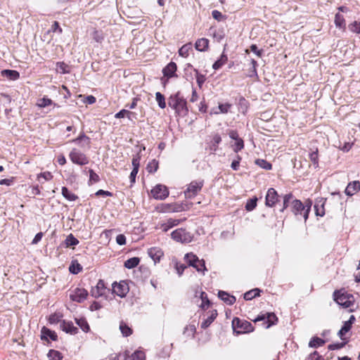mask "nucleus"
Returning a JSON list of instances; mask_svg holds the SVG:
<instances>
[{"label": "nucleus", "instance_id": "6ab92c4d", "mask_svg": "<svg viewBox=\"0 0 360 360\" xmlns=\"http://www.w3.org/2000/svg\"><path fill=\"white\" fill-rule=\"evenodd\" d=\"M41 340H49V339H51L53 341L57 340L58 336H57L56 333L54 331L51 330L50 329H49L46 327H43L41 328Z\"/></svg>", "mask_w": 360, "mask_h": 360}, {"label": "nucleus", "instance_id": "aec40b11", "mask_svg": "<svg viewBox=\"0 0 360 360\" xmlns=\"http://www.w3.org/2000/svg\"><path fill=\"white\" fill-rule=\"evenodd\" d=\"M334 22L337 28H339L342 31H345L346 22L344 16L342 14L340 13L335 14Z\"/></svg>", "mask_w": 360, "mask_h": 360}, {"label": "nucleus", "instance_id": "864d4df0", "mask_svg": "<svg viewBox=\"0 0 360 360\" xmlns=\"http://www.w3.org/2000/svg\"><path fill=\"white\" fill-rule=\"evenodd\" d=\"M310 160L313 162L315 167H318V150L316 149L315 151H313L309 154Z\"/></svg>", "mask_w": 360, "mask_h": 360}, {"label": "nucleus", "instance_id": "e433bc0d", "mask_svg": "<svg viewBox=\"0 0 360 360\" xmlns=\"http://www.w3.org/2000/svg\"><path fill=\"white\" fill-rule=\"evenodd\" d=\"M62 195L70 201H74L77 198L74 193H71L68 188L65 186L62 188Z\"/></svg>", "mask_w": 360, "mask_h": 360}, {"label": "nucleus", "instance_id": "9b49d317", "mask_svg": "<svg viewBox=\"0 0 360 360\" xmlns=\"http://www.w3.org/2000/svg\"><path fill=\"white\" fill-rule=\"evenodd\" d=\"M106 293V287L105 285V283L103 280L100 279L96 285L95 287H93L91 290V295L95 297L98 298L101 296H103Z\"/></svg>", "mask_w": 360, "mask_h": 360}, {"label": "nucleus", "instance_id": "774afa93", "mask_svg": "<svg viewBox=\"0 0 360 360\" xmlns=\"http://www.w3.org/2000/svg\"><path fill=\"white\" fill-rule=\"evenodd\" d=\"M43 233L41 232H39L36 234L34 239L32 241V244H37L38 243L42 238Z\"/></svg>", "mask_w": 360, "mask_h": 360}, {"label": "nucleus", "instance_id": "a878e982", "mask_svg": "<svg viewBox=\"0 0 360 360\" xmlns=\"http://www.w3.org/2000/svg\"><path fill=\"white\" fill-rule=\"evenodd\" d=\"M217 316V312L216 310L212 311L209 315L201 323V328H207L208 326H210V324L214 321V320L216 319Z\"/></svg>", "mask_w": 360, "mask_h": 360}, {"label": "nucleus", "instance_id": "37998d69", "mask_svg": "<svg viewBox=\"0 0 360 360\" xmlns=\"http://www.w3.org/2000/svg\"><path fill=\"white\" fill-rule=\"evenodd\" d=\"M48 356L49 360H62L63 359L61 353H60L58 351L53 349L49 351Z\"/></svg>", "mask_w": 360, "mask_h": 360}, {"label": "nucleus", "instance_id": "3c124183", "mask_svg": "<svg viewBox=\"0 0 360 360\" xmlns=\"http://www.w3.org/2000/svg\"><path fill=\"white\" fill-rule=\"evenodd\" d=\"M243 148H244V142L242 139L239 138L235 142V144L233 146V150L236 153H238V151L242 150Z\"/></svg>", "mask_w": 360, "mask_h": 360}, {"label": "nucleus", "instance_id": "b1692460", "mask_svg": "<svg viewBox=\"0 0 360 360\" xmlns=\"http://www.w3.org/2000/svg\"><path fill=\"white\" fill-rule=\"evenodd\" d=\"M1 75L11 80H16L20 77L19 72L13 70H4L1 71Z\"/></svg>", "mask_w": 360, "mask_h": 360}, {"label": "nucleus", "instance_id": "052dcab7", "mask_svg": "<svg viewBox=\"0 0 360 360\" xmlns=\"http://www.w3.org/2000/svg\"><path fill=\"white\" fill-rule=\"evenodd\" d=\"M116 242L120 245H123L126 243V237L123 234H119L116 237Z\"/></svg>", "mask_w": 360, "mask_h": 360}, {"label": "nucleus", "instance_id": "0eeeda50", "mask_svg": "<svg viewBox=\"0 0 360 360\" xmlns=\"http://www.w3.org/2000/svg\"><path fill=\"white\" fill-rule=\"evenodd\" d=\"M203 186V181H192L184 191L186 198H192L195 196L199 191H201Z\"/></svg>", "mask_w": 360, "mask_h": 360}, {"label": "nucleus", "instance_id": "f704fd0d", "mask_svg": "<svg viewBox=\"0 0 360 360\" xmlns=\"http://www.w3.org/2000/svg\"><path fill=\"white\" fill-rule=\"evenodd\" d=\"M77 324L80 327V328L85 333H87L90 328L89 326L85 319L80 318L75 319Z\"/></svg>", "mask_w": 360, "mask_h": 360}, {"label": "nucleus", "instance_id": "4d7b16f0", "mask_svg": "<svg viewBox=\"0 0 360 360\" xmlns=\"http://www.w3.org/2000/svg\"><path fill=\"white\" fill-rule=\"evenodd\" d=\"M212 15L214 19H215V20H217L218 21H221V20L224 19V17L222 15V13L220 11H217V10H214L212 12Z\"/></svg>", "mask_w": 360, "mask_h": 360}, {"label": "nucleus", "instance_id": "412c9836", "mask_svg": "<svg viewBox=\"0 0 360 360\" xmlns=\"http://www.w3.org/2000/svg\"><path fill=\"white\" fill-rule=\"evenodd\" d=\"M360 190V181H353L349 183L345 188V193L347 195L352 196L354 192Z\"/></svg>", "mask_w": 360, "mask_h": 360}, {"label": "nucleus", "instance_id": "dca6fc26", "mask_svg": "<svg viewBox=\"0 0 360 360\" xmlns=\"http://www.w3.org/2000/svg\"><path fill=\"white\" fill-rule=\"evenodd\" d=\"M60 327L66 333H70L71 335H75L78 332V328L74 326L71 321H63L60 323Z\"/></svg>", "mask_w": 360, "mask_h": 360}, {"label": "nucleus", "instance_id": "a211bd4d", "mask_svg": "<svg viewBox=\"0 0 360 360\" xmlns=\"http://www.w3.org/2000/svg\"><path fill=\"white\" fill-rule=\"evenodd\" d=\"M148 254L155 263L160 262V258L163 256L162 250L156 247L148 249Z\"/></svg>", "mask_w": 360, "mask_h": 360}, {"label": "nucleus", "instance_id": "cd10ccee", "mask_svg": "<svg viewBox=\"0 0 360 360\" xmlns=\"http://www.w3.org/2000/svg\"><path fill=\"white\" fill-rule=\"evenodd\" d=\"M196 328L194 324L187 325L184 330L183 334L187 338H193L195 333Z\"/></svg>", "mask_w": 360, "mask_h": 360}, {"label": "nucleus", "instance_id": "58836bf2", "mask_svg": "<svg viewBox=\"0 0 360 360\" xmlns=\"http://www.w3.org/2000/svg\"><path fill=\"white\" fill-rule=\"evenodd\" d=\"M82 270V266L77 261L72 262L71 264L69 266V271L74 274H77Z\"/></svg>", "mask_w": 360, "mask_h": 360}, {"label": "nucleus", "instance_id": "de8ad7c7", "mask_svg": "<svg viewBox=\"0 0 360 360\" xmlns=\"http://www.w3.org/2000/svg\"><path fill=\"white\" fill-rule=\"evenodd\" d=\"M257 198L250 199L245 205L246 210H248V211L253 210L257 206Z\"/></svg>", "mask_w": 360, "mask_h": 360}, {"label": "nucleus", "instance_id": "2eb2a0df", "mask_svg": "<svg viewBox=\"0 0 360 360\" xmlns=\"http://www.w3.org/2000/svg\"><path fill=\"white\" fill-rule=\"evenodd\" d=\"M184 220L185 219H177L169 218L167 220L166 222L162 224L160 228L162 230L163 232H167L170 229L179 225L181 222L184 221Z\"/></svg>", "mask_w": 360, "mask_h": 360}, {"label": "nucleus", "instance_id": "7c9ffc66", "mask_svg": "<svg viewBox=\"0 0 360 360\" xmlns=\"http://www.w3.org/2000/svg\"><path fill=\"white\" fill-rule=\"evenodd\" d=\"M192 49V44L188 43L182 46L179 50V56L186 58L188 56L189 51Z\"/></svg>", "mask_w": 360, "mask_h": 360}, {"label": "nucleus", "instance_id": "7ed1b4c3", "mask_svg": "<svg viewBox=\"0 0 360 360\" xmlns=\"http://www.w3.org/2000/svg\"><path fill=\"white\" fill-rule=\"evenodd\" d=\"M184 259L186 263L189 266H193L195 268L198 272H202L204 274L207 269L205 267V263L203 259H200L195 255L191 253H187Z\"/></svg>", "mask_w": 360, "mask_h": 360}, {"label": "nucleus", "instance_id": "bf43d9fd", "mask_svg": "<svg viewBox=\"0 0 360 360\" xmlns=\"http://www.w3.org/2000/svg\"><path fill=\"white\" fill-rule=\"evenodd\" d=\"M89 181L97 182L99 181V176L97 174H96L92 169L89 170Z\"/></svg>", "mask_w": 360, "mask_h": 360}, {"label": "nucleus", "instance_id": "603ef678", "mask_svg": "<svg viewBox=\"0 0 360 360\" xmlns=\"http://www.w3.org/2000/svg\"><path fill=\"white\" fill-rule=\"evenodd\" d=\"M256 163L261 167L262 168H264L265 169H271V164L268 162L267 161L264 160H256Z\"/></svg>", "mask_w": 360, "mask_h": 360}, {"label": "nucleus", "instance_id": "49530a36", "mask_svg": "<svg viewBox=\"0 0 360 360\" xmlns=\"http://www.w3.org/2000/svg\"><path fill=\"white\" fill-rule=\"evenodd\" d=\"M68 65L63 62L56 63V71L60 74H66L69 71L67 70Z\"/></svg>", "mask_w": 360, "mask_h": 360}, {"label": "nucleus", "instance_id": "473e14b6", "mask_svg": "<svg viewBox=\"0 0 360 360\" xmlns=\"http://www.w3.org/2000/svg\"><path fill=\"white\" fill-rule=\"evenodd\" d=\"M146 356L142 351H136L131 356H129L126 360H145Z\"/></svg>", "mask_w": 360, "mask_h": 360}, {"label": "nucleus", "instance_id": "8fccbe9b", "mask_svg": "<svg viewBox=\"0 0 360 360\" xmlns=\"http://www.w3.org/2000/svg\"><path fill=\"white\" fill-rule=\"evenodd\" d=\"M132 114H133V112H131L127 110L123 109V110H121L117 113H116L115 117L116 118H123L127 116L129 119H130V115Z\"/></svg>", "mask_w": 360, "mask_h": 360}, {"label": "nucleus", "instance_id": "4be33fe9", "mask_svg": "<svg viewBox=\"0 0 360 360\" xmlns=\"http://www.w3.org/2000/svg\"><path fill=\"white\" fill-rule=\"evenodd\" d=\"M218 296L221 300L229 305H232L236 302V297L234 296H230L227 292L222 290L219 291Z\"/></svg>", "mask_w": 360, "mask_h": 360}, {"label": "nucleus", "instance_id": "5fc2aeb1", "mask_svg": "<svg viewBox=\"0 0 360 360\" xmlns=\"http://www.w3.org/2000/svg\"><path fill=\"white\" fill-rule=\"evenodd\" d=\"M201 300L202 301V303L201 304V307L202 308H207L210 304V301L207 299V294L205 292H202L200 295Z\"/></svg>", "mask_w": 360, "mask_h": 360}, {"label": "nucleus", "instance_id": "0e129e2a", "mask_svg": "<svg viewBox=\"0 0 360 360\" xmlns=\"http://www.w3.org/2000/svg\"><path fill=\"white\" fill-rule=\"evenodd\" d=\"M214 38L217 41H220L224 37V35L221 32H217L216 30H214L212 32Z\"/></svg>", "mask_w": 360, "mask_h": 360}, {"label": "nucleus", "instance_id": "c9c22d12", "mask_svg": "<svg viewBox=\"0 0 360 360\" xmlns=\"http://www.w3.org/2000/svg\"><path fill=\"white\" fill-rule=\"evenodd\" d=\"M139 258L132 257L125 261L124 266L127 269H133L139 264Z\"/></svg>", "mask_w": 360, "mask_h": 360}, {"label": "nucleus", "instance_id": "6e6552de", "mask_svg": "<svg viewBox=\"0 0 360 360\" xmlns=\"http://www.w3.org/2000/svg\"><path fill=\"white\" fill-rule=\"evenodd\" d=\"M169 193L167 187L162 184H158L151 190V194L156 200H164L168 197Z\"/></svg>", "mask_w": 360, "mask_h": 360}, {"label": "nucleus", "instance_id": "e2e57ef3", "mask_svg": "<svg viewBox=\"0 0 360 360\" xmlns=\"http://www.w3.org/2000/svg\"><path fill=\"white\" fill-rule=\"evenodd\" d=\"M241 321L238 318H234L232 321V326L234 330L236 328H242L243 323L240 325Z\"/></svg>", "mask_w": 360, "mask_h": 360}, {"label": "nucleus", "instance_id": "69168bd1", "mask_svg": "<svg viewBox=\"0 0 360 360\" xmlns=\"http://www.w3.org/2000/svg\"><path fill=\"white\" fill-rule=\"evenodd\" d=\"M240 158L239 156H238V159L236 160H233L231 163V168L235 170V171H237L238 169V167H239V165H240Z\"/></svg>", "mask_w": 360, "mask_h": 360}, {"label": "nucleus", "instance_id": "20e7f679", "mask_svg": "<svg viewBox=\"0 0 360 360\" xmlns=\"http://www.w3.org/2000/svg\"><path fill=\"white\" fill-rule=\"evenodd\" d=\"M172 238L179 243H188L193 240V236L184 229H177L172 232Z\"/></svg>", "mask_w": 360, "mask_h": 360}, {"label": "nucleus", "instance_id": "338daca9", "mask_svg": "<svg viewBox=\"0 0 360 360\" xmlns=\"http://www.w3.org/2000/svg\"><path fill=\"white\" fill-rule=\"evenodd\" d=\"M138 172H139V170H137L136 168H133V169L130 174V176H129L131 183L134 184L135 182L136 176Z\"/></svg>", "mask_w": 360, "mask_h": 360}, {"label": "nucleus", "instance_id": "2f4dec72", "mask_svg": "<svg viewBox=\"0 0 360 360\" xmlns=\"http://www.w3.org/2000/svg\"><path fill=\"white\" fill-rule=\"evenodd\" d=\"M260 290L259 288H255L246 292L244 294V299L245 300H251L254 297L259 296Z\"/></svg>", "mask_w": 360, "mask_h": 360}, {"label": "nucleus", "instance_id": "f257e3e1", "mask_svg": "<svg viewBox=\"0 0 360 360\" xmlns=\"http://www.w3.org/2000/svg\"><path fill=\"white\" fill-rule=\"evenodd\" d=\"M168 105L174 109L178 114H186L188 112L186 100L181 96L180 93L170 96L168 99Z\"/></svg>", "mask_w": 360, "mask_h": 360}, {"label": "nucleus", "instance_id": "1a4fd4ad", "mask_svg": "<svg viewBox=\"0 0 360 360\" xmlns=\"http://www.w3.org/2000/svg\"><path fill=\"white\" fill-rule=\"evenodd\" d=\"M88 292L84 288H77L72 290L70 294V298L75 302H82L86 299Z\"/></svg>", "mask_w": 360, "mask_h": 360}, {"label": "nucleus", "instance_id": "393cba45", "mask_svg": "<svg viewBox=\"0 0 360 360\" xmlns=\"http://www.w3.org/2000/svg\"><path fill=\"white\" fill-rule=\"evenodd\" d=\"M53 104L54 106H56V107H59L58 105L56 104V103H53L52 100L44 96L41 98H39L37 100V105L40 108H46L47 106H49Z\"/></svg>", "mask_w": 360, "mask_h": 360}, {"label": "nucleus", "instance_id": "4468645a", "mask_svg": "<svg viewBox=\"0 0 360 360\" xmlns=\"http://www.w3.org/2000/svg\"><path fill=\"white\" fill-rule=\"evenodd\" d=\"M72 142L78 144L82 148H90L91 140L90 138L86 136L84 134H82L77 139H73Z\"/></svg>", "mask_w": 360, "mask_h": 360}, {"label": "nucleus", "instance_id": "09e8293b", "mask_svg": "<svg viewBox=\"0 0 360 360\" xmlns=\"http://www.w3.org/2000/svg\"><path fill=\"white\" fill-rule=\"evenodd\" d=\"M349 29L351 32L360 34V22L354 21L349 25Z\"/></svg>", "mask_w": 360, "mask_h": 360}, {"label": "nucleus", "instance_id": "39448f33", "mask_svg": "<svg viewBox=\"0 0 360 360\" xmlns=\"http://www.w3.org/2000/svg\"><path fill=\"white\" fill-rule=\"evenodd\" d=\"M69 158L74 164L82 166L89 163V158L86 157V155L77 148H73L70 151Z\"/></svg>", "mask_w": 360, "mask_h": 360}, {"label": "nucleus", "instance_id": "79ce46f5", "mask_svg": "<svg viewBox=\"0 0 360 360\" xmlns=\"http://www.w3.org/2000/svg\"><path fill=\"white\" fill-rule=\"evenodd\" d=\"M120 329L122 335L125 337L130 335L132 333V330L124 322L120 323Z\"/></svg>", "mask_w": 360, "mask_h": 360}, {"label": "nucleus", "instance_id": "5701e85b", "mask_svg": "<svg viewBox=\"0 0 360 360\" xmlns=\"http://www.w3.org/2000/svg\"><path fill=\"white\" fill-rule=\"evenodd\" d=\"M209 46V40L205 38H201L196 41L195 44V49L199 51H205Z\"/></svg>", "mask_w": 360, "mask_h": 360}, {"label": "nucleus", "instance_id": "6e6d98bb", "mask_svg": "<svg viewBox=\"0 0 360 360\" xmlns=\"http://www.w3.org/2000/svg\"><path fill=\"white\" fill-rule=\"evenodd\" d=\"M346 343H347L346 342H344L330 344L328 345V348L330 350L340 349L344 347L345 345H346Z\"/></svg>", "mask_w": 360, "mask_h": 360}, {"label": "nucleus", "instance_id": "c85d7f7f", "mask_svg": "<svg viewBox=\"0 0 360 360\" xmlns=\"http://www.w3.org/2000/svg\"><path fill=\"white\" fill-rule=\"evenodd\" d=\"M351 322L345 321L341 329L338 332V336L342 340H345L344 335L350 330L352 328Z\"/></svg>", "mask_w": 360, "mask_h": 360}, {"label": "nucleus", "instance_id": "680f3d73", "mask_svg": "<svg viewBox=\"0 0 360 360\" xmlns=\"http://www.w3.org/2000/svg\"><path fill=\"white\" fill-rule=\"evenodd\" d=\"M41 177L44 178L46 181H49L52 179L53 176L50 172H46L41 173L40 174L38 175L39 180Z\"/></svg>", "mask_w": 360, "mask_h": 360}, {"label": "nucleus", "instance_id": "423d86ee", "mask_svg": "<svg viewBox=\"0 0 360 360\" xmlns=\"http://www.w3.org/2000/svg\"><path fill=\"white\" fill-rule=\"evenodd\" d=\"M335 301L340 305L345 308L350 307L354 302V297L349 294H340L339 292L335 291L333 294Z\"/></svg>", "mask_w": 360, "mask_h": 360}, {"label": "nucleus", "instance_id": "13d9d810", "mask_svg": "<svg viewBox=\"0 0 360 360\" xmlns=\"http://www.w3.org/2000/svg\"><path fill=\"white\" fill-rule=\"evenodd\" d=\"M140 159L141 158L139 154H136L132 158L133 168H136L137 170H139Z\"/></svg>", "mask_w": 360, "mask_h": 360}, {"label": "nucleus", "instance_id": "9d476101", "mask_svg": "<svg viewBox=\"0 0 360 360\" xmlns=\"http://www.w3.org/2000/svg\"><path fill=\"white\" fill-rule=\"evenodd\" d=\"M112 292L120 297H124L129 292V287L125 281L112 284Z\"/></svg>", "mask_w": 360, "mask_h": 360}, {"label": "nucleus", "instance_id": "72a5a7b5", "mask_svg": "<svg viewBox=\"0 0 360 360\" xmlns=\"http://www.w3.org/2000/svg\"><path fill=\"white\" fill-rule=\"evenodd\" d=\"M325 343V341L318 337H314L311 339V340L309 342V346L310 347L316 348L318 347L323 345Z\"/></svg>", "mask_w": 360, "mask_h": 360}, {"label": "nucleus", "instance_id": "ddd939ff", "mask_svg": "<svg viewBox=\"0 0 360 360\" xmlns=\"http://www.w3.org/2000/svg\"><path fill=\"white\" fill-rule=\"evenodd\" d=\"M278 195L277 194L276 191L273 188H270L268 190L266 195V205L269 207L274 206L276 202L278 201Z\"/></svg>", "mask_w": 360, "mask_h": 360}, {"label": "nucleus", "instance_id": "a19ab883", "mask_svg": "<svg viewBox=\"0 0 360 360\" xmlns=\"http://www.w3.org/2000/svg\"><path fill=\"white\" fill-rule=\"evenodd\" d=\"M155 99H156V101L158 103V105L160 108L163 109L166 107L165 96L160 92H157L155 94Z\"/></svg>", "mask_w": 360, "mask_h": 360}, {"label": "nucleus", "instance_id": "c756f323", "mask_svg": "<svg viewBox=\"0 0 360 360\" xmlns=\"http://www.w3.org/2000/svg\"><path fill=\"white\" fill-rule=\"evenodd\" d=\"M228 60V57L224 53H222L220 58L218 59L212 65L213 69L218 70L221 68Z\"/></svg>", "mask_w": 360, "mask_h": 360}, {"label": "nucleus", "instance_id": "ea45409f", "mask_svg": "<svg viewBox=\"0 0 360 360\" xmlns=\"http://www.w3.org/2000/svg\"><path fill=\"white\" fill-rule=\"evenodd\" d=\"M158 169V161L156 160H152L148 164L146 167V169L149 173H154Z\"/></svg>", "mask_w": 360, "mask_h": 360}, {"label": "nucleus", "instance_id": "4c0bfd02", "mask_svg": "<svg viewBox=\"0 0 360 360\" xmlns=\"http://www.w3.org/2000/svg\"><path fill=\"white\" fill-rule=\"evenodd\" d=\"M166 206L172 207V209L170 210L172 212H179L184 211L187 209L185 207V205L183 203H181V204H178V203L167 204Z\"/></svg>", "mask_w": 360, "mask_h": 360}, {"label": "nucleus", "instance_id": "a18cd8bd", "mask_svg": "<svg viewBox=\"0 0 360 360\" xmlns=\"http://www.w3.org/2000/svg\"><path fill=\"white\" fill-rule=\"evenodd\" d=\"M293 198V195L292 193L286 194L283 196V207L281 209V212H283L284 210H285L290 205V203L292 202Z\"/></svg>", "mask_w": 360, "mask_h": 360}, {"label": "nucleus", "instance_id": "bb28decb", "mask_svg": "<svg viewBox=\"0 0 360 360\" xmlns=\"http://www.w3.org/2000/svg\"><path fill=\"white\" fill-rule=\"evenodd\" d=\"M231 107L229 103L219 104L217 108L212 110V114L218 115L219 113H227Z\"/></svg>", "mask_w": 360, "mask_h": 360}, {"label": "nucleus", "instance_id": "f03ea898", "mask_svg": "<svg viewBox=\"0 0 360 360\" xmlns=\"http://www.w3.org/2000/svg\"><path fill=\"white\" fill-rule=\"evenodd\" d=\"M291 205L292 212L295 215H302L305 221L308 219L311 205V202H309L305 205H304L300 200L295 199L292 200Z\"/></svg>", "mask_w": 360, "mask_h": 360}, {"label": "nucleus", "instance_id": "c03bdc74", "mask_svg": "<svg viewBox=\"0 0 360 360\" xmlns=\"http://www.w3.org/2000/svg\"><path fill=\"white\" fill-rule=\"evenodd\" d=\"M79 243V240L73 236L72 234H70L65 239V244L67 247L75 246Z\"/></svg>", "mask_w": 360, "mask_h": 360}, {"label": "nucleus", "instance_id": "f8f14e48", "mask_svg": "<svg viewBox=\"0 0 360 360\" xmlns=\"http://www.w3.org/2000/svg\"><path fill=\"white\" fill-rule=\"evenodd\" d=\"M266 321L265 323L266 326H265L266 328H269L272 325L275 324V322L277 321L278 319L274 313H266V314L259 315L255 319V322L260 321Z\"/></svg>", "mask_w": 360, "mask_h": 360}, {"label": "nucleus", "instance_id": "f3484780", "mask_svg": "<svg viewBox=\"0 0 360 360\" xmlns=\"http://www.w3.org/2000/svg\"><path fill=\"white\" fill-rule=\"evenodd\" d=\"M177 67L175 63L170 62L165 68L162 70V73L165 77L167 78L173 77L176 76V71Z\"/></svg>", "mask_w": 360, "mask_h": 360}]
</instances>
